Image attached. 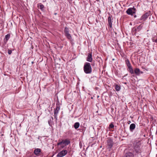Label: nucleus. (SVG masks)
Instances as JSON below:
<instances>
[{
    "label": "nucleus",
    "mask_w": 157,
    "mask_h": 157,
    "mask_svg": "<svg viewBox=\"0 0 157 157\" xmlns=\"http://www.w3.org/2000/svg\"><path fill=\"white\" fill-rule=\"evenodd\" d=\"M114 127V125L112 124V123H111L109 126V128H113Z\"/></svg>",
    "instance_id": "23"
},
{
    "label": "nucleus",
    "mask_w": 157,
    "mask_h": 157,
    "mask_svg": "<svg viewBox=\"0 0 157 157\" xmlns=\"http://www.w3.org/2000/svg\"><path fill=\"white\" fill-rule=\"evenodd\" d=\"M64 33L67 38H69V29L67 27H65L64 29Z\"/></svg>",
    "instance_id": "14"
},
{
    "label": "nucleus",
    "mask_w": 157,
    "mask_h": 157,
    "mask_svg": "<svg viewBox=\"0 0 157 157\" xmlns=\"http://www.w3.org/2000/svg\"><path fill=\"white\" fill-rule=\"evenodd\" d=\"M152 40L153 42L157 43V38L156 39H155L154 38H153L152 39Z\"/></svg>",
    "instance_id": "25"
},
{
    "label": "nucleus",
    "mask_w": 157,
    "mask_h": 157,
    "mask_svg": "<svg viewBox=\"0 0 157 157\" xmlns=\"http://www.w3.org/2000/svg\"><path fill=\"white\" fill-rule=\"evenodd\" d=\"M134 154L132 152H128L125 154L124 157H134Z\"/></svg>",
    "instance_id": "13"
},
{
    "label": "nucleus",
    "mask_w": 157,
    "mask_h": 157,
    "mask_svg": "<svg viewBox=\"0 0 157 157\" xmlns=\"http://www.w3.org/2000/svg\"><path fill=\"white\" fill-rule=\"evenodd\" d=\"M115 89L117 91H118L120 90L121 87L118 85H116L115 86Z\"/></svg>",
    "instance_id": "21"
},
{
    "label": "nucleus",
    "mask_w": 157,
    "mask_h": 157,
    "mask_svg": "<svg viewBox=\"0 0 157 157\" xmlns=\"http://www.w3.org/2000/svg\"><path fill=\"white\" fill-rule=\"evenodd\" d=\"M51 118H52V121L53 120V117H51Z\"/></svg>",
    "instance_id": "28"
},
{
    "label": "nucleus",
    "mask_w": 157,
    "mask_h": 157,
    "mask_svg": "<svg viewBox=\"0 0 157 157\" xmlns=\"http://www.w3.org/2000/svg\"><path fill=\"white\" fill-rule=\"evenodd\" d=\"M38 7L40 9L42 10H44V6L42 4H40V5H39V6H38Z\"/></svg>",
    "instance_id": "22"
},
{
    "label": "nucleus",
    "mask_w": 157,
    "mask_h": 157,
    "mask_svg": "<svg viewBox=\"0 0 157 157\" xmlns=\"http://www.w3.org/2000/svg\"><path fill=\"white\" fill-rule=\"evenodd\" d=\"M69 37H70V34H69ZM70 39V38H69V39Z\"/></svg>",
    "instance_id": "29"
},
{
    "label": "nucleus",
    "mask_w": 157,
    "mask_h": 157,
    "mask_svg": "<svg viewBox=\"0 0 157 157\" xmlns=\"http://www.w3.org/2000/svg\"><path fill=\"white\" fill-rule=\"evenodd\" d=\"M60 109V108L59 106H57L56 107V109L54 110V116L57 119V116L58 113Z\"/></svg>",
    "instance_id": "10"
},
{
    "label": "nucleus",
    "mask_w": 157,
    "mask_h": 157,
    "mask_svg": "<svg viewBox=\"0 0 157 157\" xmlns=\"http://www.w3.org/2000/svg\"><path fill=\"white\" fill-rule=\"evenodd\" d=\"M125 62L127 67L131 65L129 60L128 59H127L125 60Z\"/></svg>",
    "instance_id": "20"
},
{
    "label": "nucleus",
    "mask_w": 157,
    "mask_h": 157,
    "mask_svg": "<svg viewBox=\"0 0 157 157\" xmlns=\"http://www.w3.org/2000/svg\"><path fill=\"white\" fill-rule=\"evenodd\" d=\"M51 122L52 120L51 119H50V120H48V124H49V125L50 126L52 125Z\"/></svg>",
    "instance_id": "24"
},
{
    "label": "nucleus",
    "mask_w": 157,
    "mask_h": 157,
    "mask_svg": "<svg viewBox=\"0 0 157 157\" xmlns=\"http://www.w3.org/2000/svg\"><path fill=\"white\" fill-rule=\"evenodd\" d=\"M136 125L134 123L132 124L130 126L129 129L132 132L134 129L135 128Z\"/></svg>",
    "instance_id": "16"
},
{
    "label": "nucleus",
    "mask_w": 157,
    "mask_h": 157,
    "mask_svg": "<svg viewBox=\"0 0 157 157\" xmlns=\"http://www.w3.org/2000/svg\"><path fill=\"white\" fill-rule=\"evenodd\" d=\"M149 15L150 13H146L141 16L140 20H143L145 21Z\"/></svg>",
    "instance_id": "8"
},
{
    "label": "nucleus",
    "mask_w": 157,
    "mask_h": 157,
    "mask_svg": "<svg viewBox=\"0 0 157 157\" xmlns=\"http://www.w3.org/2000/svg\"><path fill=\"white\" fill-rule=\"evenodd\" d=\"M113 144V141L112 139H109L107 140V145L108 149H110L112 147Z\"/></svg>",
    "instance_id": "5"
},
{
    "label": "nucleus",
    "mask_w": 157,
    "mask_h": 157,
    "mask_svg": "<svg viewBox=\"0 0 157 157\" xmlns=\"http://www.w3.org/2000/svg\"><path fill=\"white\" fill-rule=\"evenodd\" d=\"M12 52V51L10 50H9L8 51V53L9 55H10Z\"/></svg>",
    "instance_id": "26"
},
{
    "label": "nucleus",
    "mask_w": 157,
    "mask_h": 157,
    "mask_svg": "<svg viewBox=\"0 0 157 157\" xmlns=\"http://www.w3.org/2000/svg\"><path fill=\"white\" fill-rule=\"evenodd\" d=\"M136 17V15H134V17Z\"/></svg>",
    "instance_id": "27"
},
{
    "label": "nucleus",
    "mask_w": 157,
    "mask_h": 157,
    "mask_svg": "<svg viewBox=\"0 0 157 157\" xmlns=\"http://www.w3.org/2000/svg\"><path fill=\"white\" fill-rule=\"evenodd\" d=\"M41 152V150L39 148L35 149L34 151V154L36 155L39 156Z\"/></svg>",
    "instance_id": "12"
},
{
    "label": "nucleus",
    "mask_w": 157,
    "mask_h": 157,
    "mask_svg": "<svg viewBox=\"0 0 157 157\" xmlns=\"http://www.w3.org/2000/svg\"><path fill=\"white\" fill-rule=\"evenodd\" d=\"M79 125H80V124H79V123L77 122H76V123H75L74 124V128L75 129H77L79 127Z\"/></svg>",
    "instance_id": "19"
},
{
    "label": "nucleus",
    "mask_w": 157,
    "mask_h": 157,
    "mask_svg": "<svg viewBox=\"0 0 157 157\" xmlns=\"http://www.w3.org/2000/svg\"><path fill=\"white\" fill-rule=\"evenodd\" d=\"M10 35L8 34L5 36V38L4 39V41L5 43H6L10 38Z\"/></svg>",
    "instance_id": "15"
},
{
    "label": "nucleus",
    "mask_w": 157,
    "mask_h": 157,
    "mask_svg": "<svg viewBox=\"0 0 157 157\" xmlns=\"http://www.w3.org/2000/svg\"><path fill=\"white\" fill-rule=\"evenodd\" d=\"M69 144V141L67 140H63L57 144V145H60L62 147H63Z\"/></svg>",
    "instance_id": "4"
},
{
    "label": "nucleus",
    "mask_w": 157,
    "mask_h": 157,
    "mask_svg": "<svg viewBox=\"0 0 157 157\" xmlns=\"http://www.w3.org/2000/svg\"><path fill=\"white\" fill-rule=\"evenodd\" d=\"M108 21L109 27L111 28L112 27V18L110 16L108 18Z\"/></svg>",
    "instance_id": "18"
},
{
    "label": "nucleus",
    "mask_w": 157,
    "mask_h": 157,
    "mask_svg": "<svg viewBox=\"0 0 157 157\" xmlns=\"http://www.w3.org/2000/svg\"><path fill=\"white\" fill-rule=\"evenodd\" d=\"M83 71L86 74H90L92 72V68L91 64L88 62L84 63L83 66Z\"/></svg>",
    "instance_id": "2"
},
{
    "label": "nucleus",
    "mask_w": 157,
    "mask_h": 157,
    "mask_svg": "<svg viewBox=\"0 0 157 157\" xmlns=\"http://www.w3.org/2000/svg\"><path fill=\"white\" fill-rule=\"evenodd\" d=\"M67 151L66 150H63L59 152L57 155V157H62L65 155L67 153Z\"/></svg>",
    "instance_id": "6"
},
{
    "label": "nucleus",
    "mask_w": 157,
    "mask_h": 157,
    "mask_svg": "<svg viewBox=\"0 0 157 157\" xmlns=\"http://www.w3.org/2000/svg\"><path fill=\"white\" fill-rule=\"evenodd\" d=\"M143 27V25L142 24H141L140 25L138 26L137 27L135 28V33H136V32H139L142 29V27Z\"/></svg>",
    "instance_id": "9"
},
{
    "label": "nucleus",
    "mask_w": 157,
    "mask_h": 157,
    "mask_svg": "<svg viewBox=\"0 0 157 157\" xmlns=\"http://www.w3.org/2000/svg\"><path fill=\"white\" fill-rule=\"evenodd\" d=\"M92 54L91 53H89L86 58V60L89 62H91L92 60Z\"/></svg>",
    "instance_id": "11"
},
{
    "label": "nucleus",
    "mask_w": 157,
    "mask_h": 157,
    "mask_svg": "<svg viewBox=\"0 0 157 157\" xmlns=\"http://www.w3.org/2000/svg\"><path fill=\"white\" fill-rule=\"evenodd\" d=\"M128 71L132 74L134 73V71L132 69L131 65L128 67Z\"/></svg>",
    "instance_id": "17"
},
{
    "label": "nucleus",
    "mask_w": 157,
    "mask_h": 157,
    "mask_svg": "<svg viewBox=\"0 0 157 157\" xmlns=\"http://www.w3.org/2000/svg\"><path fill=\"white\" fill-rule=\"evenodd\" d=\"M142 152L140 144L139 143L135 144L133 149V152L135 156H138L141 155Z\"/></svg>",
    "instance_id": "1"
},
{
    "label": "nucleus",
    "mask_w": 157,
    "mask_h": 157,
    "mask_svg": "<svg viewBox=\"0 0 157 157\" xmlns=\"http://www.w3.org/2000/svg\"><path fill=\"white\" fill-rule=\"evenodd\" d=\"M134 73L137 76H139L141 74L143 73V71H141L140 69L137 68H135L134 70Z\"/></svg>",
    "instance_id": "7"
},
{
    "label": "nucleus",
    "mask_w": 157,
    "mask_h": 157,
    "mask_svg": "<svg viewBox=\"0 0 157 157\" xmlns=\"http://www.w3.org/2000/svg\"><path fill=\"white\" fill-rule=\"evenodd\" d=\"M136 10L134 8H129L127 10L126 13L128 15L132 16L136 13Z\"/></svg>",
    "instance_id": "3"
}]
</instances>
